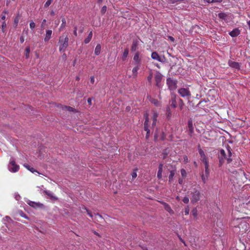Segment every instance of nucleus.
<instances>
[{"instance_id": "obj_1", "label": "nucleus", "mask_w": 250, "mask_h": 250, "mask_svg": "<svg viewBox=\"0 0 250 250\" xmlns=\"http://www.w3.org/2000/svg\"><path fill=\"white\" fill-rule=\"evenodd\" d=\"M228 155H226V152L224 150L221 149L220 151L219 156V166L221 167L225 159H227L228 163H230L232 159L230 158L231 153L230 148L227 149Z\"/></svg>"}, {"instance_id": "obj_2", "label": "nucleus", "mask_w": 250, "mask_h": 250, "mask_svg": "<svg viewBox=\"0 0 250 250\" xmlns=\"http://www.w3.org/2000/svg\"><path fill=\"white\" fill-rule=\"evenodd\" d=\"M63 39V36L60 38L59 43H60L59 50L60 52H64L68 45L69 39L67 36H65Z\"/></svg>"}, {"instance_id": "obj_3", "label": "nucleus", "mask_w": 250, "mask_h": 250, "mask_svg": "<svg viewBox=\"0 0 250 250\" xmlns=\"http://www.w3.org/2000/svg\"><path fill=\"white\" fill-rule=\"evenodd\" d=\"M8 168L11 172H16L19 171L20 167L16 164L15 160L11 158L8 165Z\"/></svg>"}, {"instance_id": "obj_4", "label": "nucleus", "mask_w": 250, "mask_h": 250, "mask_svg": "<svg viewBox=\"0 0 250 250\" xmlns=\"http://www.w3.org/2000/svg\"><path fill=\"white\" fill-rule=\"evenodd\" d=\"M178 93L183 98H186L189 99L191 97V93L188 88H181L178 89Z\"/></svg>"}, {"instance_id": "obj_5", "label": "nucleus", "mask_w": 250, "mask_h": 250, "mask_svg": "<svg viewBox=\"0 0 250 250\" xmlns=\"http://www.w3.org/2000/svg\"><path fill=\"white\" fill-rule=\"evenodd\" d=\"M144 118L145 119L144 123V130L146 131V137L147 138L149 136V134L150 132V130L148 129V122H149V117H148V113L147 112L145 113Z\"/></svg>"}, {"instance_id": "obj_6", "label": "nucleus", "mask_w": 250, "mask_h": 250, "mask_svg": "<svg viewBox=\"0 0 250 250\" xmlns=\"http://www.w3.org/2000/svg\"><path fill=\"white\" fill-rule=\"evenodd\" d=\"M167 83L168 85V88L171 90H175L177 87L176 81L171 79L170 78H168L167 79Z\"/></svg>"}, {"instance_id": "obj_7", "label": "nucleus", "mask_w": 250, "mask_h": 250, "mask_svg": "<svg viewBox=\"0 0 250 250\" xmlns=\"http://www.w3.org/2000/svg\"><path fill=\"white\" fill-rule=\"evenodd\" d=\"M191 195V201L192 203H196L200 200V193L199 191L194 189Z\"/></svg>"}, {"instance_id": "obj_8", "label": "nucleus", "mask_w": 250, "mask_h": 250, "mask_svg": "<svg viewBox=\"0 0 250 250\" xmlns=\"http://www.w3.org/2000/svg\"><path fill=\"white\" fill-rule=\"evenodd\" d=\"M163 79L162 75L159 72H157L155 75V80L156 82V85L159 88L162 87L161 82Z\"/></svg>"}, {"instance_id": "obj_9", "label": "nucleus", "mask_w": 250, "mask_h": 250, "mask_svg": "<svg viewBox=\"0 0 250 250\" xmlns=\"http://www.w3.org/2000/svg\"><path fill=\"white\" fill-rule=\"evenodd\" d=\"M151 57L152 59L157 60V61L161 62H164L165 61L164 57H161L156 52H153L151 53Z\"/></svg>"}, {"instance_id": "obj_10", "label": "nucleus", "mask_w": 250, "mask_h": 250, "mask_svg": "<svg viewBox=\"0 0 250 250\" xmlns=\"http://www.w3.org/2000/svg\"><path fill=\"white\" fill-rule=\"evenodd\" d=\"M198 151H199V153L201 156V160L203 161V162H204V163H208L207 158L204 151L201 148H199Z\"/></svg>"}, {"instance_id": "obj_11", "label": "nucleus", "mask_w": 250, "mask_h": 250, "mask_svg": "<svg viewBox=\"0 0 250 250\" xmlns=\"http://www.w3.org/2000/svg\"><path fill=\"white\" fill-rule=\"evenodd\" d=\"M27 203L31 207L34 208H40L42 206V204L40 203H36L33 201H31L30 200H28L27 202Z\"/></svg>"}, {"instance_id": "obj_12", "label": "nucleus", "mask_w": 250, "mask_h": 250, "mask_svg": "<svg viewBox=\"0 0 250 250\" xmlns=\"http://www.w3.org/2000/svg\"><path fill=\"white\" fill-rule=\"evenodd\" d=\"M152 119L153 120L152 126L154 127L156 125L157 117L158 116V113L154 111H152Z\"/></svg>"}, {"instance_id": "obj_13", "label": "nucleus", "mask_w": 250, "mask_h": 250, "mask_svg": "<svg viewBox=\"0 0 250 250\" xmlns=\"http://www.w3.org/2000/svg\"><path fill=\"white\" fill-rule=\"evenodd\" d=\"M228 63L229 66L232 68H235L237 69H240V65L238 62H233L231 61H229Z\"/></svg>"}, {"instance_id": "obj_14", "label": "nucleus", "mask_w": 250, "mask_h": 250, "mask_svg": "<svg viewBox=\"0 0 250 250\" xmlns=\"http://www.w3.org/2000/svg\"><path fill=\"white\" fill-rule=\"evenodd\" d=\"M161 204H162L164 206L165 209L168 211L169 213L172 214L173 213V210L171 209V207L169 206L168 204L165 202H160Z\"/></svg>"}, {"instance_id": "obj_15", "label": "nucleus", "mask_w": 250, "mask_h": 250, "mask_svg": "<svg viewBox=\"0 0 250 250\" xmlns=\"http://www.w3.org/2000/svg\"><path fill=\"white\" fill-rule=\"evenodd\" d=\"M52 31L51 30H47L46 31L45 37L44 38V41L48 42L51 38Z\"/></svg>"}, {"instance_id": "obj_16", "label": "nucleus", "mask_w": 250, "mask_h": 250, "mask_svg": "<svg viewBox=\"0 0 250 250\" xmlns=\"http://www.w3.org/2000/svg\"><path fill=\"white\" fill-rule=\"evenodd\" d=\"M163 167V165L162 164H160L159 165L158 171L157 172V177L159 179H161L162 177Z\"/></svg>"}, {"instance_id": "obj_17", "label": "nucleus", "mask_w": 250, "mask_h": 250, "mask_svg": "<svg viewBox=\"0 0 250 250\" xmlns=\"http://www.w3.org/2000/svg\"><path fill=\"white\" fill-rule=\"evenodd\" d=\"M240 34V31L238 29H235L229 33V35L232 37H235Z\"/></svg>"}, {"instance_id": "obj_18", "label": "nucleus", "mask_w": 250, "mask_h": 250, "mask_svg": "<svg viewBox=\"0 0 250 250\" xmlns=\"http://www.w3.org/2000/svg\"><path fill=\"white\" fill-rule=\"evenodd\" d=\"M24 167H26L28 170H29L30 171H31V172L32 173H37L39 174H40L41 173L38 172L37 170H35L33 167H31L30 166L27 165V164H24Z\"/></svg>"}, {"instance_id": "obj_19", "label": "nucleus", "mask_w": 250, "mask_h": 250, "mask_svg": "<svg viewBox=\"0 0 250 250\" xmlns=\"http://www.w3.org/2000/svg\"><path fill=\"white\" fill-rule=\"evenodd\" d=\"M92 36H93V33H92V31H91L89 33V34H88L87 37L86 38H85V40H84V42L85 44L89 43L90 42V41H91V40L92 38Z\"/></svg>"}, {"instance_id": "obj_20", "label": "nucleus", "mask_w": 250, "mask_h": 250, "mask_svg": "<svg viewBox=\"0 0 250 250\" xmlns=\"http://www.w3.org/2000/svg\"><path fill=\"white\" fill-rule=\"evenodd\" d=\"M101 46L100 44H98L96 45L94 53L96 55H99L101 53Z\"/></svg>"}, {"instance_id": "obj_21", "label": "nucleus", "mask_w": 250, "mask_h": 250, "mask_svg": "<svg viewBox=\"0 0 250 250\" xmlns=\"http://www.w3.org/2000/svg\"><path fill=\"white\" fill-rule=\"evenodd\" d=\"M44 192L46 195L49 196L51 199H54V200H57V198L56 197H55V196H54L53 194L50 191L44 190Z\"/></svg>"}, {"instance_id": "obj_22", "label": "nucleus", "mask_w": 250, "mask_h": 250, "mask_svg": "<svg viewBox=\"0 0 250 250\" xmlns=\"http://www.w3.org/2000/svg\"><path fill=\"white\" fill-rule=\"evenodd\" d=\"M149 100L150 101V102L152 104H154L155 105L157 106L159 105L160 104H159V101L157 100L152 98L150 97H149Z\"/></svg>"}, {"instance_id": "obj_23", "label": "nucleus", "mask_w": 250, "mask_h": 250, "mask_svg": "<svg viewBox=\"0 0 250 250\" xmlns=\"http://www.w3.org/2000/svg\"><path fill=\"white\" fill-rule=\"evenodd\" d=\"M138 46V42L137 41H133L131 46V50L132 51H135L137 49Z\"/></svg>"}, {"instance_id": "obj_24", "label": "nucleus", "mask_w": 250, "mask_h": 250, "mask_svg": "<svg viewBox=\"0 0 250 250\" xmlns=\"http://www.w3.org/2000/svg\"><path fill=\"white\" fill-rule=\"evenodd\" d=\"M139 66L138 65L134 67L132 69V73L134 77H136L137 76V71L139 69Z\"/></svg>"}, {"instance_id": "obj_25", "label": "nucleus", "mask_w": 250, "mask_h": 250, "mask_svg": "<svg viewBox=\"0 0 250 250\" xmlns=\"http://www.w3.org/2000/svg\"><path fill=\"white\" fill-rule=\"evenodd\" d=\"M134 61L136 62L137 64H139L140 62V59L139 58V53H137L135 54L133 57Z\"/></svg>"}, {"instance_id": "obj_26", "label": "nucleus", "mask_w": 250, "mask_h": 250, "mask_svg": "<svg viewBox=\"0 0 250 250\" xmlns=\"http://www.w3.org/2000/svg\"><path fill=\"white\" fill-rule=\"evenodd\" d=\"M204 164H205V172L203 174H204V175L208 176L209 175L208 164V163H206Z\"/></svg>"}, {"instance_id": "obj_27", "label": "nucleus", "mask_w": 250, "mask_h": 250, "mask_svg": "<svg viewBox=\"0 0 250 250\" xmlns=\"http://www.w3.org/2000/svg\"><path fill=\"white\" fill-rule=\"evenodd\" d=\"M188 126L190 133H192L193 132V127L192 125V122L191 121H188Z\"/></svg>"}, {"instance_id": "obj_28", "label": "nucleus", "mask_w": 250, "mask_h": 250, "mask_svg": "<svg viewBox=\"0 0 250 250\" xmlns=\"http://www.w3.org/2000/svg\"><path fill=\"white\" fill-rule=\"evenodd\" d=\"M171 106L174 108L176 107V102L175 97H172L171 99Z\"/></svg>"}, {"instance_id": "obj_29", "label": "nucleus", "mask_w": 250, "mask_h": 250, "mask_svg": "<svg viewBox=\"0 0 250 250\" xmlns=\"http://www.w3.org/2000/svg\"><path fill=\"white\" fill-rule=\"evenodd\" d=\"M128 54V49L127 48H126L125 49L124 52L122 56V59L123 60H125L126 57H127Z\"/></svg>"}, {"instance_id": "obj_30", "label": "nucleus", "mask_w": 250, "mask_h": 250, "mask_svg": "<svg viewBox=\"0 0 250 250\" xmlns=\"http://www.w3.org/2000/svg\"><path fill=\"white\" fill-rule=\"evenodd\" d=\"M174 175H175V171L174 170L170 171V174H169V177H168L169 182H171V181L172 180L173 178Z\"/></svg>"}, {"instance_id": "obj_31", "label": "nucleus", "mask_w": 250, "mask_h": 250, "mask_svg": "<svg viewBox=\"0 0 250 250\" xmlns=\"http://www.w3.org/2000/svg\"><path fill=\"white\" fill-rule=\"evenodd\" d=\"M62 23L60 26V30L63 29L65 27V24H66V21L64 18L62 19Z\"/></svg>"}, {"instance_id": "obj_32", "label": "nucleus", "mask_w": 250, "mask_h": 250, "mask_svg": "<svg viewBox=\"0 0 250 250\" xmlns=\"http://www.w3.org/2000/svg\"><path fill=\"white\" fill-rule=\"evenodd\" d=\"M208 176H207L206 175H204V174H203L201 176V178L202 180V181L204 183H206L207 181V179L208 178Z\"/></svg>"}, {"instance_id": "obj_33", "label": "nucleus", "mask_w": 250, "mask_h": 250, "mask_svg": "<svg viewBox=\"0 0 250 250\" xmlns=\"http://www.w3.org/2000/svg\"><path fill=\"white\" fill-rule=\"evenodd\" d=\"M53 0H47L44 4L45 7H48L53 2Z\"/></svg>"}, {"instance_id": "obj_34", "label": "nucleus", "mask_w": 250, "mask_h": 250, "mask_svg": "<svg viewBox=\"0 0 250 250\" xmlns=\"http://www.w3.org/2000/svg\"><path fill=\"white\" fill-rule=\"evenodd\" d=\"M181 175H182V177H186L187 172H186V171L184 168L181 169Z\"/></svg>"}, {"instance_id": "obj_35", "label": "nucleus", "mask_w": 250, "mask_h": 250, "mask_svg": "<svg viewBox=\"0 0 250 250\" xmlns=\"http://www.w3.org/2000/svg\"><path fill=\"white\" fill-rule=\"evenodd\" d=\"M6 23L5 21H3L2 22V25H1V30H2V32H4L5 28H6Z\"/></svg>"}, {"instance_id": "obj_36", "label": "nucleus", "mask_w": 250, "mask_h": 250, "mask_svg": "<svg viewBox=\"0 0 250 250\" xmlns=\"http://www.w3.org/2000/svg\"><path fill=\"white\" fill-rule=\"evenodd\" d=\"M237 221H241V224L240 225H242L243 224H244V226H245L246 228H247V223L244 221V219H237Z\"/></svg>"}, {"instance_id": "obj_37", "label": "nucleus", "mask_w": 250, "mask_h": 250, "mask_svg": "<svg viewBox=\"0 0 250 250\" xmlns=\"http://www.w3.org/2000/svg\"><path fill=\"white\" fill-rule=\"evenodd\" d=\"M82 209H83L85 210L87 212V214H88V215L90 217H91V218H92V217H93V215H92V214H91V212H90V211H89V210H88L86 208H85V207H83V208H82Z\"/></svg>"}, {"instance_id": "obj_38", "label": "nucleus", "mask_w": 250, "mask_h": 250, "mask_svg": "<svg viewBox=\"0 0 250 250\" xmlns=\"http://www.w3.org/2000/svg\"><path fill=\"white\" fill-rule=\"evenodd\" d=\"M7 11H3V12H2V15H1V20H4L5 19V18H6V15H6V14H7Z\"/></svg>"}, {"instance_id": "obj_39", "label": "nucleus", "mask_w": 250, "mask_h": 250, "mask_svg": "<svg viewBox=\"0 0 250 250\" xmlns=\"http://www.w3.org/2000/svg\"><path fill=\"white\" fill-rule=\"evenodd\" d=\"M15 198L16 200L19 201L21 199L20 195L18 193H15L14 194Z\"/></svg>"}, {"instance_id": "obj_40", "label": "nucleus", "mask_w": 250, "mask_h": 250, "mask_svg": "<svg viewBox=\"0 0 250 250\" xmlns=\"http://www.w3.org/2000/svg\"><path fill=\"white\" fill-rule=\"evenodd\" d=\"M30 27L31 29L35 27V23L33 21H31L30 23Z\"/></svg>"}, {"instance_id": "obj_41", "label": "nucleus", "mask_w": 250, "mask_h": 250, "mask_svg": "<svg viewBox=\"0 0 250 250\" xmlns=\"http://www.w3.org/2000/svg\"><path fill=\"white\" fill-rule=\"evenodd\" d=\"M183 201L185 204H188L189 202V199L188 197H185L183 200Z\"/></svg>"}, {"instance_id": "obj_42", "label": "nucleus", "mask_w": 250, "mask_h": 250, "mask_svg": "<svg viewBox=\"0 0 250 250\" xmlns=\"http://www.w3.org/2000/svg\"><path fill=\"white\" fill-rule=\"evenodd\" d=\"M189 207H187L186 208H185V215H188L189 214Z\"/></svg>"}, {"instance_id": "obj_43", "label": "nucleus", "mask_w": 250, "mask_h": 250, "mask_svg": "<svg viewBox=\"0 0 250 250\" xmlns=\"http://www.w3.org/2000/svg\"><path fill=\"white\" fill-rule=\"evenodd\" d=\"M192 214L194 216V217H196L197 215V210L196 209H193L192 211Z\"/></svg>"}, {"instance_id": "obj_44", "label": "nucleus", "mask_w": 250, "mask_h": 250, "mask_svg": "<svg viewBox=\"0 0 250 250\" xmlns=\"http://www.w3.org/2000/svg\"><path fill=\"white\" fill-rule=\"evenodd\" d=\"M25 51H26V58L28 57V55L30 53V48L29 47H27L25 49Z\"/></svg>"}, {"instance_id": "obj_45", "label": "nucleus", "mask_w": 250, "mask_h": 250, "mask_svg": "<svg viewBox=\"0 0 250 250\" xmlns=\"http://www.w3.org/2000/svg\"><path fill=\"white\" fill-rule=\"evenodd\" d=\"M152 74L151 73L149 74V75L147 77V80L149 82H151V80L152 79Z\"/></svg>"}, {"instance_id": "obj_46", "label": "nucleus", "mask_w": 250, "mask_h": 250, "mask_svg": "<svg viewBox=\"0 0 250 250\" xmlns=\"http://www.w3.org/2000/svg\"><path fill=\"white\" fill-rule=\"evenodd\" d=\"M183 160L185 163H187L188 161V156L186 155L184 156L183 158Z\"/></svg>"}, {"instance_id": "obj_47", "label": "nucleus", "mask_w": 250, "mask_h": 250, "mask_svg": "<svg viewBox=\"0 0 250 250\" xmlns=\"http://www.w3.org/2000/svg\"><path fill=\"white\" fill-rule=\"evenodd\" d=\"M64 108L67 109V110L69 111H72L73 110V108L70 106H65Z\"/></svg>"}, {"instance_id": "obj_48", "label": "nucleus", "mask_w": 250, "mask_h": 250, "mask_svg": "<svg viewBox=\"0 0 250 250\" xmlns=\"http://www.w3.org/2000/svg\"><path fill=\"white\" fill-rule=\"evenodd\" d=\"M223 0H211V2L212 3H220Z\"/></svg>"}, {"instance_id": "obj_49", "label": "nucleus", "mask_w": 250, "mask_h": 250, "mask_svg": "<svg viewBox=\"0 0 250 250\" xmlns=\"http://www.w3.org/2000/svg\"><path fill=\"white\" fill-rule=\"evenodd\" d=\"M90 82L92 83H94L95 82V78L94 76H92L90 77Z\"/></svg>"}, {"instance_id": "obj_50", "label": "nucleus", "mask_w": 250, "mask_h": 250, "mask_svg": "<svg viewBox=\"0 0 250 250\" xmlns=\"http://www.w3.org/2000/svg\"><path fill=\"white\" fill-rule=\"evenodd\" d=\"M132 177L133 179H134L137 177V173L136 172H133L132 173Z\"/></svg>"}, {"instance_id": "obj_51", "label": "nucleus", "mask_w": 250, "mask_h": 250, "mask_svg": "<svg viewBox=\"0 0 250 250\" xmlns=\"http://www.w3.org/2000/svg\"><path fill=\"white\" fill-rule=\"evenodd\" d=\"M180 108L181 109H182L183 105H184V103L182 100H180Z\"/></svg>"}, {"instance_id": "obj_52", "label": "nucleus", "mask_w": 250, "mask_h": 250, "mask_svg": "<svg viewBox=\"0 0 250 250\" xmlns=\"http://www.w3.org/2000/svg\"><path fill=\"white\" fill-rule=\"evenodd\" d=\"M106 10V6H103L102 9V12L104 13H105Z\"/></svg>"}, {"instance_id": "obj_53", "label": "nucleus", "mask_w": 250, "mask_h": 250, "mask_svg": "<svg viewBox=\"0 0 250 250\" xmlns=\"http://www.w3.org/2000/svg\"><path fill=\"white\" fill-rule=\"evenodd\" d=\"M4 220H6L7 221L9 222L10 221H11V219L8 216H6L4 219H3Z\"/></svg>"}, {"instance_id": "obj_54", "label": "nucleus", "mask_w": 250, "mask_h": 250, "mask_svg": "<svg viewBox=\"0 0 250 250\" xmlns=\"http://www.w3.org/2000/svg\"><path fill=\"white\" fill-rule=\"evenodd\" d=\"M168 39L172 42L174 41V39L171 36H168Z\"/></svg>"}, {"instance_id": "obj_55", "label": "nucleus", "mask_w": 250, "mask_h": 250, "mask_svg": "<svg viewBox=\"0 0 250 250\" xmlns=\"http://www.w3.org/2000/svg\"><path fill=\"white\" fill-rule=\"evenodd\" d=\"M248 204H250V201L248 203H246V204L243 203V206L244 208H247L246 206L248 205Z\"/></svg>"}, {"instance_id": "obj_56", "label": "nucleus", "mask_w": 250, "mask_h": 250, "mask_svg": "<svg viewBox=\"0 0 250 250\" xmlns=\"http://www.w3.org/2000/svg\"><path fill=\"white\" fill-rule=\"evenodd\" d=\"M74 34L75 36H77V28L76 27H75V30L74 31Z\"/></svg>"}, {"instance_id": "obj_57", "label": "nucleus", "mask_w": 250, "mask_h": 250, "mask_svg": "<svg viewBox=\"0 0 250 250\" xmlns=\"http://www.w3.org/2000/svg\"><path fill=\"white\" fill-rule=\"evenodd\" d=\"M178 182H179V184L182 185L183 184V180L182 179L180 178V179H179V181Z\"/></svg>"}, {"instance_id": "obj_58", "label": "nucleus", "mask_w": 250, "mask_h": 250, "mask_svg": "<svg viewBox=\"0 0 250 250\" xmlns=\"http://www.w3.org/2000/svg\"><path fill=\"white\" fill-rule=\"evenodd\" d=\"M21 215L25 218H27V217L25 216V214H24L23 212H22L21 213Z\"/></svg>"}, {"instance_id": "obj_59", "label": "nucleus", "mask_w": 250, "mask_h": 250, "mask_svg": "<svg viewBox=\"0 0 250 250\" xmlns=\"http://www.w3.org/2000/svg\"><path fill=\"white\" fill-rule=\"evenodd\" d=\"M87 102L89 103V104H91V99L90 98H88L87 100Z\"/></svg>"}, {"instance_id": "obj_60", "label": "nucleus", "mask_w": 250, "mask_h": 250, "mask_svg": "<svg viewBox=\"0 0 250 250\" xmlns=\"http://www.w3.org/2000/svg\"><path fill=\"white\" fill-rule=\"evenodd\" d=\"M95 217H98L102 219V217L101 215H99V214H96L95 215Z\"/></svg>"}, {"instance_id": "obj_61", "label": "nucleus", "mask_w": 250, "mask_h": 250, "mask_svg": "<svg viewBox=\"0 0 250 250\" xmlns=\"http://www.w3.org/2000/svg\"><path fill=\"white\" fill-rule=\"evenodd\" d=\"M247 24H248V25L249 26V29L250 30V21H247Z\"/></svg>"}, {"instance_id": "obj_62", "label": "nucleus", "mask_w": 250, "mask_h": 250, "mask_svg": "<svg viewBox=\"0 0 250 250\" xmlns=\"http://www.w3.org/2000/svg\"><path fill=\"white\" fill-rule=\"evenodd\" d=\"M130 107L129 106L126 107V111H130Z\"/></svg>"}, {"instance_id": "obj_63", "label": "nucleus", "mask_w": 250, "mask_h": 250, "mask_svg": "<svg viewBox=\"0 0 250 250\" xmlns=\"http://www.w3.org/2000/svg\"><path fill=\"white\" fill-rule=\"evenodd\" d=\"M46 20L45 19L43 20L42 22V24H44L46 23Z\"/></svg>"}, {"instance_id": "obj_64", "label": "nucleus", "mask_w": 250, "mask_h": 250, "mask_svg": "<svg viewBox=\"0 0 250 250\" xmlns=\"http://www.w3.org/2000/svg\"><path fill=\"white\" fill-rule=\"evenodd\" d=\"M50 14L52 15V16H54L55 15V13L53 11H52L50 13Z\"/></svg>"}]
</instances>
